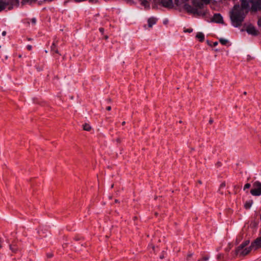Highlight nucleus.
I'll return each instance as SVG.
<instances>
[{"mask_svg": "<svg viewBox=\"0 0 261 261\" xmlns=\"http://www.w3.org/2000/svg\"><path fill=\"white\" fill-rule=\"evenodd\" d=\"M252 204H253L252 201V200H249V201H246L245 202L244 206H245L246 208L248 209V208H250L251 207Z\"/></svg>", "mask_w": 261, "mask_h": 261, "instance_id": "9d476101", "label": "nucleus"}, {"mask_svg": "<svg viewBox=\"0 0 261 261\" xmlns=\"http://www.w3.org/2000/svg\"><path fill=\"white\" fill-rule=\"evenodd\" d=\"M205 4H209L211 3L212 0H201Z\"/></svg>", "mask_w": 261, "mask_h": 261, "instance_id": "f3484780", "label": "nucleus"}, {"mask_svg": "<svg viewBox=\"0 0 261 261\" xmlns=\"http://www.w3.org/2000/svg\"><path fill=\"white\" fill-rule=\"evenodd\" d=\"M188 1V0H185V2H187V1Z\"/></svg>", "mask_w": 261, "mask_h": 261, "instance_id": "c85d7f7f", "label": "nucleus"}, {"mask_svg": "<svg viewBox=\"0 0 261 261\" xmlns=\"http://www.w3.org/2000/svg\"><path fill=\"white\" fill-rule=\"evenodd\" d=\"M31 22L33 24H35L36 22V20L35 18H32L31 19Z\"/></svg>", "mask_w": 261, "mask_h": 261, "instance_id": "a211bd4d", "label": "nucleus"}, {"mask_svg": "<svg viewBox=\"0 0 261 261\" xmlns=\"http://www.w3.org/2000/svg\"><path fill=\"white\" fill-rule=\"evenodd\" d=\"M192 4L193 6H190L186 3L184 5L183 7L188 13L198 16H203L205 14V13L201 11L203 7L202 3L195 0L193 1Z\"/></svg>", "mask_w": 261, "mask_h": 261, "instance_id": "f03ea898", "label": "nucleus"}, {"mask_svg": "<svg viewBox=\"0 0 261 261\" xmlns=\"http://www.w3.org/2000/svg\"><path fill=\"white\" fill-rule=\"evenodd\" d=\"M111 109V107L109 106L107 107V110L110 111Z\"/></svg>", "mask_w": 261, "mask_h": 261, "instance_id": "b1692460", "label": "nucleus"}, {"mask_svg": "<svg viewBox=\"0 0 261 261\" xmlns=\"http://www.w3.org/2000/svg\"><path fill=\"white\" fill-rule=\"evenodd\" d=\"M55 46V44H54V43H53V45H52V46H51V49H52V50H53V49H53V46Z\"/></svg>", "mask_w": 261, "mask_h": 261, "instance_id": "a878e982", "label": "nucleus"}, {"mask_svg": "<svg viewBox=\"0 0 261 261\" xmlns=\"http://www.w3.org/2000/svg\"><path fill=\"white\" fill-rule=\"evenodd\" d=\"M249 10L248 2L242 0L241 5H234L229 12L232 25L236 28L240 26Z\"/></svg>", "mask_w": 261, "mask_h": 261, "instance_id": "f257e3e1", "label": "nucleus"}, {"mask_svg": "<svg viewBox=\"0 0 261 261\" xmlns=\"http://www.w3.org/2000/svg\"><path fill=\"white\" fill-rule=\"evenodd\" d=\"M213 20L216 23H223V17L220 14H215L213 17Z\"/></svg>", "mask_w": 261, "mask_h": 261, "instance_id": "0eeeda50", "label": "nucleus"}, {"mask_svg": "<svg viewBox=\"0 0 261 261\" xmlns=\"http://www.w3.org/2000/svg\"><path fill=\"white\" fill-rule=\"evenodd\" d=\"M261 247V237L256 239L251 244V247L252 249H256Z\"/></svg>", "mask_w": 261, "mask_h": 261, "instance_id": "423d86ee", "label": "nucleus"}, {"mask_svg": "<svg viewBox=\"0 0 261 261\" xmlns=\"http://www.w3.org/2000/svg\"><path fill=\"white\" fill-rule=\"evenodd\" d=\"M250 193L253 196L261 195V183L259 181L254 182Z\"/></svg>", "mask_w": 261, "mask_h": 261, "instance_id": "20e7f679", "label": "nucleus"}, {"mask_svg": "<svg viewBox=\"0 0 261 261\" xmlns=\"http://www.w3.org/2000/svg\"><path fill=\"white\" fill-rule=\"evenodd\" d=\"M193 32V29L191 28H188L184 30L185 33H191Z\"/></svg>", "mask_w": 261, "mask_h": 261, "instance_id": "2eb2a0df", "label": "nucleus"}, {"mask_svg": "<svg viewBox=\"0 0 261 261\" xmlns=\"http://www.w3.org/2000/svg\"><path fill=\"white\" fill-rule=\"evenodd\" d=\"M249 241H246L244 243L241 245L237 249V253L242 255L247 254L252 249L251 246L249 247H247Z\"/></svg>", "mask_w": 261, "mask_h": 261, "instance_id": "7ed1b4c3", "label": "nucleus"}, {"mask_svg": "<svg viewBox=\"0 0 261 261\" xmlns=\"http://www.w3.org/2000/svg\"><path fill=\"white\" fill-rule=\"evenodd\" d=\"M217 44H218V42H215L214 43V46H216V45H217Z\"/></svg>", "mask_w": 261, "mask_h": 261, "instance_id": "393cba45", "label": "nucleus"}, {"mask_svg": "<svg viewBox=\"0 0 261 261\" xmlns=\"http://www.w3.org/2000/svg\"><path fill=\"white\" fill-rule=\"evenodd\" d=\"M10 249H11L13 252H15V251H16V248H13L12 247V246H10Z\"/></svg>", "mask_w": 261, "mask_h": 261, "instance_id": "6ab92c4d", "label": "nucleus"}, {"mask_svg": "<svg viewBox=\"0 0 261 261\" xmlns=\"http://www.w3.org/2000/svg\"><path fill=\"white\" fill-rule=\"evenodd\" d=\"M258 25L259 26H261V19L258 20Z\"/></svg>", "mask_w": 261, "mask_h": 261, "instance_id": "412c9836", "label": "nucleus"}, {"mask_svg": "<svg viewBox=\"0 0 261 261\" xmlns=\"http://www.w3.org/2000/svg\"><path fill=\"white\" fill-rule=\"evenodd\" d=\"M213 120H212V119H210V123H212V122H213Z\"/></svg>", "mask_w": 261, "mask_h": 261, "instance_id": "bb28decb", "label": "nucleus"}, {"mask_svg": "<svg viewBox=\"0 0 261 261\" xmlns=\"http://www.w3.org/2000/svg\"><path fill=\"white\" fill-rule=\"evenodd\" d=\"M251 187V185L250 184H246L244 187V190L245 191L246 189H248L250 188Z\"/></svg>", "mask_w": 261, "mask_h": 261, "instance_id": "dca6fc26", "label": "nucleus"}, {"mask_svg": "<svg viewBox=\"0 0 261 261\" xmlns=\"http://www.w3.org/2000/svg\"><path fill=\"white\" fill-rule=\"evenodd\" d=\"M246 31L248 34L252 35H256L258 34L256 29L251 24H249L247 27Z\"/></svg>", "mask_w": 261, "mask_h": 261, "instance_id": "39448f33", "label": "nucleus"}, {"mask_svg": "<svg viewBox=\"0 0 261 261\" xmlns=\"http://www.w3.org/2000/svg\"><path fill=\"white\" fill-rule=\"evenodd\" d=\"M27 49H29V50H31V49H32V46H31V45H27Z\"/></svg>", "mask_w": 261, "mask_h": 261, "instance_id": "aec40b11", "label": "nucleus"}, {"mask_svg": "<svg viewBox=\"0 0 261 261\" xmlns=\"http://www.w3.org/2000/svg\"><path fill=\"white\" fill-rule=\"evenodd\" d=\"M142 5H143L146 8L149 7V4L146 1H142Z\"/></svg>", "mask_w": 261, "mask_h": 261, "instance_id": "4468645a", "label": "nucleus"}, {"mask_svg": "<svg viewBox=\"0 0 261 261\" xmlns=\"http://www.w3.org/2000/svg\"><path fill=\"white\" fill-rule=\"evenodd\" d=\"M6 4L3 0H0V11H2L5 8Z\"/></svg>", "mask_w": 261, "mask_h": 261, "instance_id": "9b49d317", "label": "nucleus"}, {"mask_svg": "<svg viewBox=\"0 0 261 261\" xmlns=\"http://www.w3.org/2000/svg\"><path fill=\"white\" fill-rule=\"evenodd\" d=\"M219 41L223 45H225L228 42V40L227 39H224V38H220L219 39Z\"/></svg>", "mask_w": 261, "mask_h": 261, "instance_id": "ddd939ff", "label": "nucleus"}, {"mask_svg": "<svg viewBox=\"0 0 261 261\" xmlns=\"http://www.w3.org/2000/svg\"><path fill=\"white\" fill-rule=\"evenodd\" d=\"M99 31H100V32L101 33H103V31H104V30H103V29H102V28H100V29H99Z\"/></svg>", "mask_w": 261, "mask_h": 261, "instance_id": "4be33fe9", "label": "nucleus"}, {"mask_svg": "<svg viewBox=\"0 0 261 261\" xmlns=\"http://www.w3.org/2000/svg\"><path fill=\"white\" fill-rule=\"evenodd\" d=\"M207 259H208L207 258H204V260H206Z\"/></svg>", "mask_w": 261, "mask_h": 261, "instance_id": "cd10ccee", "label": "nucleus"}, {"mask_svg": "<svg viewBox=\"0 0 261 261\" xmlns=\"http://www.w3.org/2000/svg\"><path fill=\"white\" fill-rule=\"evenodd\" d=\"M196 38L199 41H203L204 39V35L202 32H198L196 35Z\"/></svg>", "mask_w": 261, "mask_h": 261, "instance_id": "1a4fd4ad", "label": "nucleus"}, {"mask_svg": "<svg viewBox=\"0 0 261 261\" xmlns=\"http://www.w3.org/2000/svg\"><path fill=\"white\" fill-rule=\"evenodd\" d=\"M6 31H3V32H2V35H3V36H5L6 35Z\"/></svg>", "mask_w": 261, "mask_h": 261, "instance_id": "5701e85b", "label": "nucleus"}, {"mask_svg": "<svg viewBox=\"0 0 261 261\" xmlns=\"http://www.w3.org/2000/svg\"><path fill=\"white\" fill-rule=\"evenodd\" d=\"M91 128V126L89 124L86 123L83 125V129L85 130L89 131Z\"/></svg>", "mask_w": 261, "mask_h": 261, "instance_id": "f8f14e48", "label": "nucleus"}, {"mask_svg": "<svg viewBox=\"0 0 261 261\" xmlns=\"http://www.w3.org/2000/svg\"><path fill=\"white\" fill-rule=\"evenodd\" d=\"M147 22L148 27L151 28L156 23V19L154 17H151L148 19Z\"/></svg>", "mask_w": 261, "mask_h": 261, "instance_id": "6e6552de", "label": "nucleus"}]
</instances>
